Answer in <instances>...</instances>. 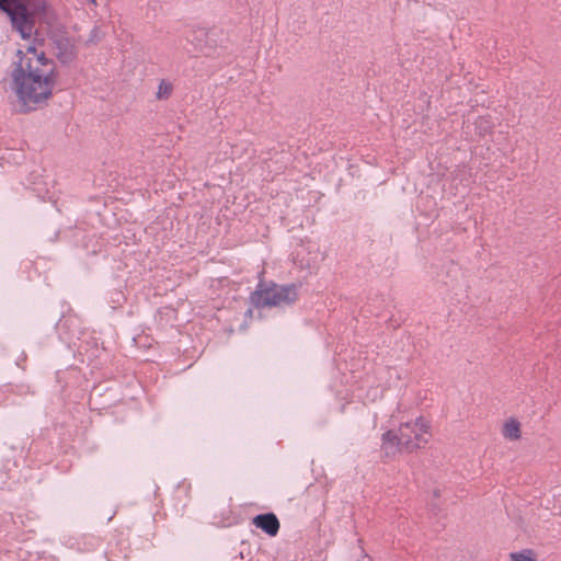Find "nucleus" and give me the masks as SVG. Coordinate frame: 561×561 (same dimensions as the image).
<instances>
[{"instance_id": "7", "label": "nucleus", "mask_w": 561, "mask_h": 561, "mask_svg": "<svg viewBox=\"0 0 561 561\" xmlns=\"http://www.w3.org/2000/svg\"><path fill=\"white\" fill-rule=\"evenodd\" d=\"M503 435L511 440L518 439L520 436L519 423L515 420H510L504 424Z\"/></svg>"}, {"instance_id": "12", "label": "nucleus", "mask_w": 561, "mask_h": 561, "mask_svg": "<svg viewBox=\"0 0 561 561\" xmlns=\"http://www.w3.org/2000/svg\"><path fill=\"white\" fill-rule=\"evenodd\" d=\"M116 296L119 298V299H123V294L122 293H116Z\"/></svg>"}, {"instance_id": "2", "label": "nucleus", "mask_w": 561, "mask_h": 561, "mask_svg": "<svg viewBox=\"0 0 561 561\" xmlns=\"http://www.w3.org/2000/svg\"><path fill=\"white\" fill-rule=\"evenodd\" d=\"M430 424L423 417L405 422L399 427V434L388 431L382 435V449L387 456L405 449L412 451L423 447L430 437Z\"/></svg>"}, {"instance_id": "3", "label": "nucleus", "mask_w": 561, "mask_h": 561, "mask_svg": "<svg viewBox=\"0 0 561 561\" xmlns=\"http://www.w3.org/2000/svg\"><path fill=\"white\" fill-rule=\"evenodd\" d=\"M297 296V286L295 284L277 285L272 283L266 286L260 283L251 295V301L256 308L283 307L293 304Z\"/></svg>"}, {"instance_id": "11", "label": "nucleus", "mask_w": 561, "mask_h": 561, "mask_svg": "<svg viewBox=\"0 0 561 561\" xmlns=\"http://www.w3.org/2000/svg\"><path fill=\"white\" fill-rule=\"evenodd\" d=\"M306 267L312 270L314 267V263L311 264L310 262H307Z\"/></svg>"}, {"instance_id": "1", "label": "nucleus", "mask_w": 561, "mask_h": 561, "mask_svg": "<svg viewBox=\"0 0 561 561\" xmlns=\"http://www.w3.org/2000/svg\"><path fill=\"white\" fill-rule=\"evenodd\" d=\"M10 88L22 111L36 110L45 104L57 83V69L53 59L35 45L19 48L10 65Z\"/></svg>"}, {"instance_id": "9", "label": "nucleus", "mask_w": 561, "mask_h": 561, "mask_svg": "<svg viewBox=\"0 0 561 561\" xmlns=\"http://www.w3.org/2000/svg\"><path fill=\"white\" fill-rule=\"evenodd\" d=\"M513 561H536L530 550H523L511 554Z\"/></svg>"}, {"instance_id": "14", "label": "nucleus", "mask_w": 561, "mask_h": 561, "mask_svg": "<svg viewBox=\"0 0 561 561\" xmlns=\"http://www.w3.org/2000/svg\"><path fill=\"white\" fill-rule=\"evenodd\" d=\"M115 301H116L117 304H119V302H121V299H119L118 297H115Z\"/></svg>"}, {"instance_id": "5", "label": "nucleus", "mask_w": 561, "mask_h": 561, "mask_svg": "<svg viewBox=\"0 0 561 561\" xmlns=\"http://www.w3.org/2000/svg\"><path fill=\"white\" fill-rule=\"evenodd\" d=\"M56 57L64 64L69 65L77 58L76 44L69 37L60 36L55 41Z\"/></svg>"}, {"instance_id": "8", "label": "nucleus", "mask_w": 561, "mask_h": 561, "mask_svg": "<svg viewBox=\"0 0 561 561\" xmlns=\"http://www.w3.org/2000/svg\"><path fill=\"white\" fill-rule=\"evenodd\" d=\"M172 92V84L170 82H167L165 80H161L158 87L157 91V98L158 99H167L170 96Z\"/></svg>"}, {"instance_id": "13", "label": "nucleus", "mask_w": 561, "mask_h": 561, "mask_svg": "<svg viewBox=\"0 0 561 561\" xmlns=\"http://www.w3.org/2000/svg\"><path fill=\"white\" fill-rule=\"evenodd\" d=\"M91 4L96 5V0H88Z\"/></svg>"}, {"instance_id": "10", "label": "nucleus", "mask_w": 561, "mask_h": 561, "mask_svg": "<svg viewBox=\"0 0 561 561\" xmlns=\"http://www.w3.org/2000/svg\"><path fill=\"white\" fill-rule=\"evenodd\" d=\"M208 36V33L204 30V28H201L198 31L195 32V36L194 38H192L191 41L194 43L195 41H197V43L195 44L196 47L201 48L202 49V39L204 37H207Z\"/></svg>"}, {"instance_id": "4", "label": "nucleus", "mask_w": 561, "mask_h": 561, "mask_svg": "<svg viewBox=\"0 0 561 561\" xmlns=\"http://www.w3.org/2000/svg\"><path fill=\"white\" fill-rule=\"evenodd\" d=\"M30 0H0V10L10 18L13 30L23 39L32 37L34 32V18L27 9Z\"/></svg>"}, {"instance_id": "6", "label": "nucleus", "mask_w": 561, "mask_h": 561, "mask_svg": "<svg viewBox=\"0 0 561 561\" xmlns=\"http://www.w3.org/2000/svg\"><path fill=\"white\" fill-rule=\"evenodd\" d=\"M253 525L267 534L268 536H276L279 530V520L274 513H265L256 515L253 520Z\"/></svg>"}, {"instance_id": "15", "label": "nucleus", "mask_w": 561, "mask_h": 561, "mask_svg": "<svg viewBox=\"0 0 561 561\" xmlns=\"http://www.w3.org/2000/svg\"><path fill=\"white\" fill-rule=\"evenodd\" d=\"M434 495H435V496H438V495H439L438 491H435V492H434Z\"/></svg>"}]
</instances>
